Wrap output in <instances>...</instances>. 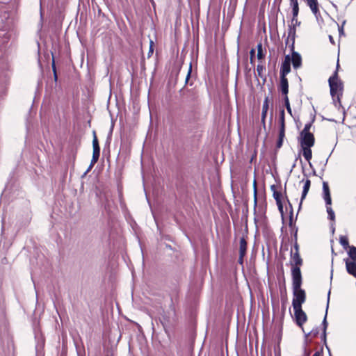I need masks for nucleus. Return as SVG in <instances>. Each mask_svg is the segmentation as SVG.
Segmentation results:
<instances>
[{"label": "nucleus", "mask_w": 356, "mask_h": 356, "mask_svg": "<svg viewBox=\"0 0 356 356\" xmlns=\"http://www.w3.org/2000/svg\"><path fill=\"white\" fill-rule=\"evenodd\" d=\"M296 324L302 328L305 334L304 340L299 350L298 356H311L312 354V331L306 332L302 327L307 321V316L302 309V307H293Z\"/></svg>", "instance_id": "f257e3e1"}, {"label": "nucleus", "mask_w": 356, "mask_h": 356, "mask_svg": "<svg viewBox=\"0 0 356 356\" xmlns=\"http://www.w3.org/2000/svg\"><path fill=\"white\" fill-rule=\"evenodd\" d=\"M312 122L307 123L298 136V154L302 155L306 161L312 167V133L310 128Z\"/></svg>", "instance_id": "f03ea898"}, {"label": "nucleus", "mask_w": 356, "mask_h": 356, "mask_svg": "<svg viewBox=\"0 0 356 356\" xmlns=\"http://www.w3.org/2000/svg\"><path fill=\"white\" fill-rule=\"evenodd\" d=\"M329 85L330 88V94L332 98V102L335 107L339 108L341 104V97L343 94V84L339 79L337 73L330 77Z\"/></svg>", "instance_id": "7ed1b4c3"}, {"label": "nucleus", "mask_w": 356, "mask_h": 356, "mask_svg": "<svg viewBox=\"0 0 356 356\" xmlns=\"http://www.w3.org/2000/svg\"><path fill=\"white\" fill-rule=\"evenodd\" d=\"M293 307H302L306 299L305 291L300 287L299 289L293 288Z\"/></svg>", "instance_id": "20e7f679"}, {"label": "nucleus", "mask_w": 356, "mask_h": 356, "mask_svg": "<svg viewBox=\"0 0 356 356\" xmlns=\"http://www.w3.org/2000/svg\"><path fill=\"white\" fill-rule=\"evenodd\" d=\"M292 286L293 288L299 289L302 284V275L299 266L291 267Z\"/></svg>", "instance_id": "39448f33"}, {"label": "nucleus", "mask_w": 356, "mask_h": 356, "mask_svg": "<svg viewBox=\"0 0 356 356\" xmlns=\"http://www.w3.org/2000/svg\"><path fill=\"white\" fill-rule=\"evenodd\" d=\"M93 153L92 157V165H95L99 160L100 156V147L96 136L95 131H93L92 140Z\"/></svg>", "instance_id": "423d86ee"}, {"label": "nucleus", "mask_w": 356, "mask_h": 356, "mask_svg": "<svg viewBox=\"0 0 356 356\" xmlns=\"http://www.w3.org/2000/svg\"><path fill=\"white\" fill-rule=\"evenodd\" d=\"M296 28L295 24L289 25L288 29V37L286 39L285 44L286 45L289 44L290 41H291V44L289 45L291 50L294 49V43H295V38H296Z\"/></svg>", "instance_id": "0eeeda50"}, {"label": "nucleus", "mask_w": 356, "mask_h": 356, "mask_svg": "<svg viewBox=\"0 0 356 356\" xmlns=\"http://www.w3.org/2000/svg\"><path fill=\"white\" fill-rule=\"evenodd\" d=\"M179 93L183 97L188 98L191 101H195L197 99L195 92L193 90L187 89L185 86L179 90Z\"/></svg>", "instance_id": "6e6552de"}, {"label": "nucleus", "mask_w": 356, "mask_h": 356, "mask_svg": "<svg viewBox=\"0 0 356 356\" xmlns=\"http://www.w3.org/2000/svg\"><path fill=\"white\" fill-rule=\"evenodd\" d=\"M300 183H303L304 184H303L301 198H300V204H299V209H300L302 202H303L304 199L306 197V196L309 191L310 185H311V181L309 179H307L305 181H304V180H302V181H300Z\"/></svg>", "instance_id": "1a4fd4ad"}, {"label": "nucleus", "mask_w": 356, "mask_h": 356, "mask_svg": "<svg viewBox=\"0 0 356 356\" xmlns=\"http://www.w3.org/2000/svg\"><path fill=\"white\" fill-rule=\"evenodd\" d=\"M292 51L291 54V63L294 69H298L301 67L302 65V58L301 56L299 53L296 52L293 50Z\"/></svg>", "instance_id": "9d476101"}, {"label": "nucleus", "mask_w": 356, "mask_h": 356, "mask_svg": "<svg viewBox=\"0 0 356 356\" xmlns=\"http://www.w3.org/2000/svg\"><path fill=\"white\" fill-rule=\"evenodd\" d=\"M279 89L284 97L287 96L289 92V82L286 76H280Z\"/></svg>", "instance_id": "9b49d317"}, {"label": "nucleus", "mask_w": 356, "mask_h": 356, "mask_svg": "<svg viewBox=\"0 0 356 356\" xmlns=\"http://www.w3.org/2000/svg\"><path fill=\"white\" fill-rule=\"evenodd\" d=\"M291 266H300L302 264V259H301L299 252H291Z\"/></svg>", "instance_id": "f8f14e48"}, {"label": "nucleus", "mask_w": 356, "mask_h": 356, "mask_svg": "<svg viewBox=\"0 0 356 356\" xmlns=\"http://www.w3.org/2000/svg\"><path fill=\"white\" fill-rule=\"evenodd\" d=\"M346 266L348 273L356 277V261L346 259Z\"/></svg>", "instance_id": "ddd939ff"}, {"label": "nucleus", "mask_w": 356, "mask_h": 356, "mask_svg": "<svg viewBox=\"0 0 356 356\" xmlns=\"http://www.w3.org/2000/svg\"><path fill=\"white\" fill-rule=\"evenodd\" d=\"M323 189L325 203L326 204L330 205L331 204V197L330 194L329 186L326 182H323Z\"/></svg>", "instance_id": "4468645a"}, {"label": "nucleus", "mask_w": 356, "mask_h": 356, "mask_svg": "<svg viewBox=\"0 0 356 356\" xmlns=\"http://www.w3.org/2000/svg\"><path fill=\"white\" fill-rule=\"evenodd\" d=\"M291 72V63H282L280 68V76H286Z\"/></svg>", "instance_id": "2eb2a0df"}, {"label": "nucleus", "mask_w": 356, "mask_h": 356, "mask_svg": "<svg viewBox=\"0 0 356 356\" xmlns=\"http://www.w3.org/2000/svg\"><path fill=\"white\" fill-rule=\"evenodd\" d=\"M290 4L292 7V13L294 17H296L298 15L299 8L298 0H290Z\"/></svg>", "instance_id": "dca6fc26"}, {"label": "nucleus", "mask_w": 356, "mask_h": 356, "mask_svg": "<svg viewBox=\"0 0 356 356\" xmlns=\"http://www.w3.org/2000/svg\"><path fill=\"white\" fill-rule=\"evenodd\" d=\"M247 251V242L244 237H242L240 239V247H239V254H246Z\"/></svg>", "instance_id": "f3484780"}, {"label": "nucleus", "mask_w": 356, "mask_h": 356, "mask_svg": "<svg viewBox=\"0 0 356 356\" xmlns=\"http://www.w3.org/2000/svg\"><path fill=\"white\" fill-rule=\"evenodd\" d=\"M253 188H254V214L256 215L257 212V182L256 180H254L253 182Z\"/></svg>", "instance_id": "a211bd4d"}, {"label": "nucleus", "mask_w": 356, "mask_h": 356, "mask_svg": "<svg viewBox=\"0 0 356 356\" xmlns=\"http://www.w3.org/2000/svg\"><path fill=\"white\" fill-rule=\"evenodd\" d=\"M339 242L345 250H347L350 247L348 243V239L346 236H341L339 238Z\"/></svg>", "instance_id": "6ab92c4d"}, {"label": "nucleus", "mask_w": 356, "mask_h": 356, "mask_svg": "<svg viewBox=\"0 0 356 356\" xmlns=\"http://www.w3.org/2000/svg\"><path fill=\"white\" fill-rule=\"evenodd\" d=\"M265 70V67L263 65L258 64L257 66V72L258 76L263 79L264 82L266 81V77L263 75V71Z\"/></svg>", "instance_id": "aec40b11"}, {"label": "nucleus", "mask_w": 356, "mask_h": 356, "mask_svg": "<svg viewBox=\"0 0 356 356\" xmlns=\"http://www.w3.org/2000/svg\"><path fill=\"white\" fill-rule=\"evenodd\" d=\"M257 58L259 60H262L263 58H264L265 55L263 53L262 44L261 42L257 44Z\"/></svg>", "instance_id": "412c9836"}, {"label": "nucleus", "mask_w": 356, "mask_h": 356, "mask_svg": "<svg viewBox=\"0 0 356 356\" xmlns=\"http://www.w3.org/2000/svg\"><path fill=\"white\" fill-rule=\"evenodd\" d=\"M348 255L353 259V261L356 260V247L350 246L349 247Z\"/></svg>", "instance_id": "4be33fe9"}, {"label": "nucleus", "mask_w": 356, "mask_h": 356, "mask_svg": "<svg viewBox=\"0 0 356 356\" xmlns=\"http://www.w3.org/2000/svg\"><path fill=\"white\" fill-rule=\"evenodd\" d=\"M280 127H285V120H284V110L282 108L280 111Z\"/></svg>", "instance_id": "5701e85b"}, {"label": "nucleus", "mask_w": 356, "mask_h": 356, "mask_svg": "<svg viewBox=\"0 0 356 356\" xmlns=\"http://www.w3.org/2000/svg\"><path fill=\"white\" fill-rule=\"evenodd\" d=\"M51 67H52V71H53V74H54V81L56 82L58 80V75H57L56 67V65H55V60H54V57L53 55H52Z\"/></svg>", "instance_id": "b1692460"}, {"label": "nucleus", "mask_w": 356, "mask_h": 356, "mask_svg": "<svg viewBox=\"0 0 356 356\" xmlns=\"http://www.w3.org/2000/svg\"><path fill=\"white\" fill-rule=\"evenodd\" d=\"M284 105L286 106L287 111L291 115V108L290 106V103H289V99L288 96L284 97Z\"/></svg>", "instance_id": "393cba45"}, {"label": "nucleus", "mask_w": 356, "mask_h": 356, "mask_svg": "<svg viewBox=\"0 0 356 356\" xmlns=\"http://www.w3.org/2000/svg\"><path fill=\"white\" fill-rule=\"evenodd\" d=\"M268 110H264L262 109L261 111V122L263 124V126L265 127L266 126V118L267 115Z\"/></svg>", "instance_id": "a878e982"}, {"label": "nucleus", "mask_w": 356, "mask_h": 356, "mask_svg": "<svg viewBox=\"0 0 356 356\" xmlns=\"http://www.w3.org/2000/svg\"><path fill=\"white\" fill-rule=\"evenodd\" d=\"M276 204L278 207V210L280 212L282 217L283 218L284 211H283V204H282V200H277V202H276Z\"/></svg>", "instance_id": "bb28decb"}, {"label": "nucleus", "mask_w": 356, "mask_h": 356, "mask_svg": "<svg viewBox=\"0 0 356 356\" xmlns=\"http://www.w3.org/2000/svg\"><path fill=\"white\" fill-rule=\"evenodd\" d=\"M273 196L276 202H277V200H282V195L281 192L274 191V193H273Z\"/></svg>", "instance_id": "cd10ccee"}, {"label": "nucleus", "mask_w": 356, "mask_h": 356, "mask_svg": "<svg viewBox=\"0 0 356 356\" xmlns=\"http://www.w3.org/2000/svg\"><path fill=\"white\" fill-rule=\"evenodd\" d=\"M285 136V127H280L278 139L284 140Z\"/></svg>", "instance_id": "c85d7f7f"}, {"label": "nucleus", "mask_w": 356, "mask_h": 356, "mask_svg": "<svg viewBox=\"0 0 356 356\" xmlns=\"http://www.w3.org/2000/svg\"><path fill=\"white\" fill-rule=\"evenodd\" d=\"M268 103H269V99H268V97H266L264 100L262 109L268 110V108H269Z\"/></svg>", "instance_id": "c756f323"}, {"label": "nucleus", "mask_w": 356, "mask_h": 356, "mask_svg": "<svg viewBox=\"0 0 356 356\" xmlns=\"http://www.w3.org/2000/svg\"><path fill=\"white\" fill-rule=\"evenodd\" d=\"M327 211L328 216H329L330 219L333 220L334 219V213L333 210L332 209V208L327 207Z\"/></svg>", "instance_id": "7c9ffc66"}, {"label": "nucleus", "mask_w": 356, "mask_h": 356, "mask_svg": "<svg viewBox=\"0 0 356 356\" xmlns=\"http://www.w3.org/2000/svg\"><path fill=\"white\" fill-rule=\"evenodd\" d=\"M153 46H154V42L152 40H150L149 49V52H148V55H147L148 58L151 57L153 54V51H154Z\"/></svg>", "instance_id": "2f4dec72"}, {"label": "nucleus", "mask_w": 356, "mask_h": 356, "mask_svg": "<svg viewBox=\"0 0 356 356\" xmlns=\"http://www.w3.org/2000/svg\"><path fill=\"white\" fill-rule=\"evenodd\" d=\"M191 72H192V66H191V64H190L188 71V73H187V75L186 77V80H185V86L188 83V80L191 77Z\"/></svg>", "instance_id": "473e14b6"}, {"label": "nucleus", "mask_w": 356, "mask_h": 356, "mask_svg": "<svg viewBox=\"0 0 356 356\" xmlns=\"http://www.w3.org/2000/svg\"><path fill=\"white\" fill-rule=\"evenodd\" d=\"M254 54H255V50L254 49H252L250 51V63L252 65L254 64Z\"/></svg>", "instance_id": "72a5a7b5"}, {"label": "nucleus", "mask_w": 356, "mask_h": 356, "mask_svg": "<svg viewBox=\"0 0 356 356\" xmlns=\"http://www.w3.org/2000/svg\"><path fill=\"white\" fill-rule=\"evenodd\" d=\"M295 24V27L296 26H299L300 22L298 21V19H297V17H294V16L293 15V17H292V19H291V24Z\"/></svg>", "instance_id": "f704fd0d"}, {"label": "nucleus", "mask_w": 356, "mask_h": 356, "mask_svg": "<svg viewBox=\"0 0 356 356\" xmlns=\"http://www.w3.org/2000/svg\"><path fill=\"white\" fill-rule=\"evenodd\" d=\"M183 122L184 123H191V118L189 117V115H186L184 117V119L182 120Z\"/></svg>", "instance_id": "c9c22d12"}, {"label": "nucleus", "mask_w": 356, "mask_h": 356, "mask_svg": "<svg viewBox=\"0 0 356 356\" xmlns=\"http://www.w3.org/2000/svg\"><path fill=\"white\" fill-rule=\"evenodd\" d=\"M282 63H291V57L290 55H286L284 57V60Z\"/></svg>", "instance_id": "e433bc0d"}, {"label": "nucleus", "mask_w": 356, "mask_h": 356, "mask_svg": "<svg viewBox=\"0 0 356 356\" xmlns=\"http://www.w3.org/2000/svg\"><path fill=\"white\" fill-rule=\"evenodd\" d=\"M283 140H282V139H277V143H276V148L277 149H280L282 146Z\"/></svg>", "instance_id": "4c0bfd02"}, {"label": "nucleus", "mask_w": 356, "mask_h": 356, "mask_svg": "<svg viewBox=\"0 0 356 356\" xmlns=\"http://www.w3.org/2000/svg\"><path fill=\"white\" fill-rule=\"evenodd\" d=\"M161 323H162L165 330H166V328L168 327V321L165 318H163V320H161Z\"/></svg>", "instance_id": "58836bf2"}, {"label": "nucleus", "mask_w": 356, "mask_h": 356, "mask_svg": "<svg viewBox=\"0 0 356 356\" xmlns=\"http://www.w3.org/2000/svg\"><path fill=\"white\" fill-rule=\"evenodd\" d=\"M245 254H243L241 255V254H239V257H238V262L240 264H243V257H245Z\"/></svg>", "instance_id": "ea45409f"}, {"label": "nucleus", "mask_w": 356, "mask_h": 356, "mask_svg": "<svg viewBox=\"0 0 356 356\" xmlns=\"http://www.w3.org/2000/svg\"><path fill=\"white\" fill-rule=\"evenodd\" d=\"M312 10H313V13H316V10H317L316 3L315 0H313V8H312Z\"/></svg>", "instance_id": "a19ab883"}, {"label": "nucleus", "mask_w": 356, "mask_h": 356, "mask_svg": "<svg viewBox=\"0 0 356 356\" xmlns=\"http://www.w3.org/2000/svg\"><path fill=\"white\" fill-rule=\"evenodd\" d=\"M94 165H92V161H90V165L88 166L87 170L84 173V175H86L91 169L93 167Z\"/></svg>", "instance_id": "79ce46f5"}, {"label": "nucleus", "mask_w": 356, "mask_h": 356, "mask_svg": "<svg viewBox=\"0 0 356 356\" xmlns=\"http://www.w3.org/2000/svg\"><path fill=\"white\" fill-rule=\"evenodd\" d=\"M270 190L272 191L273 193H274V191H277V189H276V186L275 185H272L270 186Z\"/></svg>", "instance_id": "37998d69"}, {"label": "nucleus", "mask_w": 356, "mask_h": 356, "mask_svg": "<svg viewBox=\"0 0 356 356\" xmlns=\"http://www.w3.org/2000/svg\"><path fill=\"white\" fill-rule=\"evenodd\" d=\"M323 326H324V331H325L326 329V326H327L326 316H325L324 320H323Z\"/></svg>", "instance_id": "c03bdc74"}, {"label": "nucleus", "mask_w": 356, "mask_h": 356, "mask_svg": "<svg viewBox=\"0 0 356 356\" xmlns=\"http://www.w3.org/2000/svg\"><path fill=\"white\" fill-rule=\"evenodd\" d=\"M294 248L296 249V252H298V243L296 242L295 245H294Z\"/></svg>", "instance_id": "a18cd8bd"}, {"label": "nucleus", "mask_w": 356, "mask_h": 356, "mask_svg": "<svg viewBox=\"0 0 356 356\" xmlns=\"http://www.w3.org/2000/svg\"><path fill=\"white\" fill-rule=\"evenodd\" d=\"M339 34L340 35L343 34V27L339 28Z\"/></svg>", "instance_id": "49530a36"}, {"label": "nucleus", "mask_w": 356, "mask_h": 356, "mask_svg": "<svg viewBox=\"0 0 356 356\" xmlns=\"http://www.w3.org/2000/svg\"><path fill=\"white\" fill-rule=\"evenodd\" d=\"M329 38H330V42L333 43V38H332V37L331 35H330Z\"/></svg>", "instance_id": "de8ad7c7"}, {"label": "nucleus", "mask_w": 356, "mask_h": 356, "mask_svg": "<svg viewBox=\"0 0 356 356\" xmlns=\"http://www.w3.org/2000/svg\"><path fill=\"white\" fill-rule=\"evenodd\" d=\"M313 356H319V353H315Z\"/></svg>", "instance_id": "09e8293b"}, {"label": "nucleus", "mask_w": 356, "mask_h": 356, "mask_svg": "<svg viewBox=\"0 0 356 356\" xmlns=\"http://www.w3.org/2000/svg\"><path fill=\"white\" fill-rule=\"evenodd\" d=\"M291 223H292V216H291V217H290V223L289 224L291 225Z\"/></svg>", "instance_id": "8fccbe9b"}, {"label": "nucleus", "mask_w": 356, "mask_h": 356, "mask_svg": "<svg viewBox=\"0 0 356 356\" xmlns=\"http://www.w3.org/2000/svg\"><path fill=\"white\" fill-rule=\"evenodd\" d=\"M254 222L257 223V220L256 217H254Z\"/></svg>", "instance_id": "3c124183"}, {"label": "nucleus", "mask_w": 356, "mask_h": 356, "mask_svg": "<svg viewBox=\"0 0 356 356\" xmlns=\"http://www.w3.org/2000/svg\"><path fill=\"white\" fill-rule=\"evenodd\" d=\"M263 216H264V218H266L265 211H264V213H263Z\"/></svg>", "instance_id": "603ef678"}, {"label": "nucleus", "mask_w": 356, "mask_h": 356, "mask_svg": "<svg viewBox=\"0 0 356 356\" xmlns=\"http://www.w3.org/2000/svg\"><path fill=\"white\" fill-rule=\"evenodd\" d=\"M288 202H289V204L290 205V207H291V202H289V200H288Z\"/></svg>", "instance_id": "864d4df0"}]
</instances>
